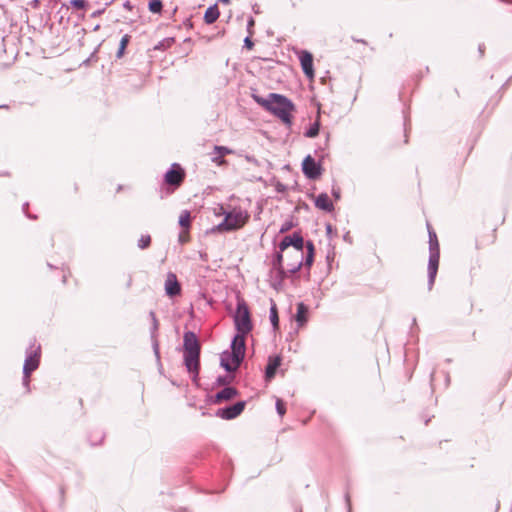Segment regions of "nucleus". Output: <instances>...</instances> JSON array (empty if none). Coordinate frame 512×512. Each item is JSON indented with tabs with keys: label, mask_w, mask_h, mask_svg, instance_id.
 Wrapping results in <instances>:
<instances>
[{
	"label": "nucleus",
	"mask_w": 512,
	"mask_h": 512,
	"mask_svg": "<svg viewBox=\"0 0 512 512\" xmlns=\"http://www.w3.org/2000/svg\"><path fill=\"white\" fill-rule=\"evenodd\" d=\"M290 246H293L294 250L288 252L287 256L295 258V262L289 265V272L296 273L303 265L310 268L314 261L313 242L305 243L302 235L299 232H294L292 235L285 236L279 243L281 252L286 251Z\"/></svg>",
	"instance_id": "f03ea898"
},
{
	"label": "nucleus",
	"mask_w": 512,
	"mask_h": 512,
	"mask_svg": "<svg viewBox=\"0 0 512 512\" xmlns=\"http://www.w3.org/2000/svg\"><path fill=\"white\" fill-rule=\"evenodd\" d=\"M148 8L152 13H160L163 8L161 0H151L148 4Z\"/></svg>",
	"instance_id": "b1692460"
},
{
	"label": "nucleus",
	"mask_w": 512,
	"mask_h": 512,
	"mask_svg": "<svg viewBox=\"0 0 512 512\" xmlns=\"http://www.w3.org/2000/svg\"><path fill=\"white\" fill-rule=\"evenodd\" d=\"M248 217L247 212L233 209L225 214L224 220L217 225L216 230L220 232L237 230L246 223Z\"/></svg>",
	"instance_id": "423d86ee"
},
{
	"label": "nucleus",
	"mask_w": 512,
	"mask_h": 512,
	"mask_svg": "<svg viewBox=\"0 0 512 512\" xmlns=\"http://www.w3.org/2000/svg\"><path fill=\"white\" fill-rule=\"evenodd\" d=\"M149 316L152 321V327H151L150 333H151L153 352H154L156 358L159 360L160 359V351H159V343L157 340V330H158L159 323H158L156 315L153 311H150Z\"/></svg>",
	"instance_id": "ddd939ff"
},
{
	"label": "nucleus",
	"mask_w": 512,
	"mask_h": 512,
	"mask_svg": "<svg viewBox=\"0 0 512 512\" xmlns=\"http://www.w3.org/2000/svg\"><path fill=\"white\" fill-rule=\"evenodd\" d=\"M478 51H479V53H480V56H483L484 51H485V45H484V44H480V45L478 46Z\"/></svg>",
	"instance_id": "79ce46f5"
},
{
	"label": "nucleus",
	"mask_w": 512,
	"mask_h": 512,
	"mask_svg": "<svg viewBox=\"0 0 512 512\" xmlns=\"http://www.w3.org/2000/svg\"><path fill=\"white\" fill-rule=\"evenodd\" d=\"M252 98L265 110L278 117L286 126L292 125L291 113L295 110V105L290 99L277 93H270L268 98L252 94Z\"/></svg>",
	"instance_id": "7ed1b4c3"
},
{
	"label": "nucleus",
	"mask_w": 512,
	"mask_h": 512,
	"mask_svg": "<svg viewBox=\"0 0 512 512\" xmlns=\"http://www.w3.org/2000/svg\"><path fill=\"white\" fill-rule=\"evenodd\" d=\"M220 12L217 4L209 6L204 14V21L206 24H213L219 17Z\"/></svg>",
	"instance_id": "a211bd4d"
},
{
	"label": "nucleus",
	"mask_w": 512,
	"mask_h": 512,
	"mask_svg": "<svg viewBox=\"0 0 512 512\" xmlns=\"http://www.w3.org/2000/svg\"><path fill=\"white\" fill-rule=\"evenodd\" d=\"M255 25V21L252 17H250L247 21V31L249 35H253V27Z\"/></svg>",
	"instance_id": "7c9ffc66"
},
{
	"label": "nucleus",
	"mask_w": 512,
	"mask_h": 512,
	"mask_svg": "<svg viewBox=\"0 0 512 512\" xmlns=\"http://www.w3.org/2000/svg\"><path fill=\"white\" fill-rule=\"evenodd\" d=\"M230 383V379L229 377L227 376H219L217 379H216V384L217 385H226Z\"/></svg>",
	"instance_id": "2f4dec72"
},
{
	"label": "nucleus",
	"mask_w": 512,
	"mask_h": 512,
	"mask_svg": "<svg viewBox=\"0 0 512 512\" xmlns=\"http://www.w3.org/2000/svg\"><path fill=\"white\" fill-rule=\"evenodd\" d=\"M319 130H320V121H319V117H318L317 120L309 127V129L306 130L304 135L307 138H314L319 134Z\"/></svg>",
	"instance_id": "4be33fe9"
},
{
	"label": "nucleus",
	"mask_w": 512,
	"mask_h": 512,
	"mask_svg": "<svg viewBox=\"0 0 512 512\" xmlns=\"http://www.w3.org/2000/svg\"><path fill=\"white\" fill-rule=\"evenodd\" d=\"M299 60L301 63L302 70L304 74L309 78L312 79L314 77V69H313V56L308 51H301L299 55Z\"/></svg>",
	"instance_id": "9b49d317"
},
{
	"label": "nucleus",
	"mask_w": 512,
	"mask_h": 512,
	"mask_svg": "<svg viewBox=\"0 0 512 512\" xmlns=\"http://www.w3.org/2000/svg\"><path fill=\"white\" fill-rule=\"evenodd\" d=\"M219 2H222V3L228 4V3L230 2V0H219Z\"/></svg>",
	"instance_id": "c03bdc74"
},
{
	"label": "nucleus",
	"mask_w": 512,
	"mask_h": 512,
	"mask_svg": "<svg viewBox=\"0 0 512 512\" xmlns=\"http://www.w3.org/2000/svg\"><path fill=\"white\" fill-rule=\"evenodd\" d=\"M292 263H287V268H272L271 270V277L273 279L272 286L277 289L278 285L280 286L285 278L288 277L289 274V265Z\"/></svg>",
	"instance_id": "4468645a"
},
{
	"label": "nucleus",
	"mask_w": 512,
	"mask_h": 512,
	"mask_svg": "<svg viewBox=\"0 0 512 512\" xmlns=\"http://www.w3.org/2000/svg\"><path fill=\"white\" fill-rule=\"evenodd\" d=\"M123 7L127 10H132L133 6L132 4L130 3V1H126L124 4H123Z\"/></svg>",
	"instance_id": "a19ab883"
},
{
	"label": "nucleus",
	"mask_w": 512,
	"mask_h": 512,
	"mask_svg": "<svg viewBox=\"0 0 512 512\" xmlns=\"http://www.w3.org/2000/svg\"><path fill=\"white\" fill-rule=\"evenodd\" d=\"M222 156L219 155V157H214L212 160L213 162L217 163L218 165H222L225 160L221 158Z\"/></svg>",
	"instance_id": "e433bc0d"
},
{
	"label": "nucleus",
	"mask_w": 512,
	"mask_h": 512,
	"mask_svg": "<svg viewBox=\"0 0 512 512\" xmlns=\"http://www.w3.org/2000/svg\"><path fill=\"white\" fill-rule=\"evenodd\" d=\"M246 406L245 401H238L234 403L233 405L226 406L223 408H219L215 415L219 418L225 419V420H231L236 417H238L244 410Z\"/></svg>",
	"instance_id": "6e6552de"
},
{
	"label": "nucleus",
	"mask_w": 512,
	"mask_h": 512,
	"mask_svg": "<svg viewBox=\"0 0 512 512\" xmlns=\"http://www.w3.org/2000/svg\"><path fill=\"white\" fill-rule=\"evenodd\" d=\"M326 234L328 237L332 236V225L331 224L326 225Z\"/></svg>",
	"instance_id": "4c0bfd02"
},
{
	"label": "nucleus",
	"mask_w": 512,
	"mask_h": 512,
	"mask_svg": "<svg viewBox=\"0 0 512 512\" xmlns=\"http://www.w3.org/2000/svg\"><path fill=\"white\" fill-rule=\"evenodd\" d=\"M30 375L23 374V386L29 391Z\"/></svg>",
	"instance_id": "72a5a7b5"
},
{
	"label": "nucleus",
	"mask_w": 512,
	"mask_h": 512,
	"mask_svg": "<svg viewBox=\"0 0 512 512\" xmlns=\"http://www.w3.org/2000/svg\"><path fill=\"white\" fill-rule=\"evenodd\" d=\"M40 356H41V346H35L33 343L26 350V358L23 365V374L31 375L33 371H35L40 364Z\"/></svg>",
	"instance_id": "0eeeda50"
},
{
	"label": "nucleus",
	"mask_w": 512,
	"mask_h": 512,
	"mask_svg": "<svg viewBox=\"0 0 512 512\" xmlns=\"http://www.w3.org/2000/svg\"><path fill=\"white\" fill-rule=\"evenodd\" d=\"M27 207H28V203H25V204L23 205V211L26 213V215H27L29 218H31V219H36V216L30 215V214H28V213L26 212Z\"/></svg>",
	"instance_id": "ea45409f"
},
{
	"label": "nucleus",
	"mask_w": 512,
	"mask_h": 512,
	"mask_svg": "<svg viewBox=\"0 0 512 512\" xmlns=\"http://www.w3.org/2000/svg\"><path fill=\"white\" fill-rule=\"evenodd\" d=\"M353 40H354L355 42L365 43V41H364V40H359V39H354V38H353Z\"/></svg>",
	"instance_id": "a18cd8bd"
},
{
	"label": "nucleus",
	"mask_w": 512,
	"mask_h": 512,
	"mask_svg": "<svg viewBox=\"0 0 512 512\" xmlns=\"http://www.w3.org/2000/svg\"><path fill=\"white\" fill-rule=\"evenodd\" d=\"M185 178V172L183 168L177 164L173 163L171 168L165 174V182L174 187H179Z\"/></svg>",
	"instance_id": "1a4fd4ad"
},
{
	"label": "nucleus",
	"mask_w": 512,
	"mask_h": 512,
	"mask_svg": "<svg viewBox=\"0 0 512 512\" xmlns=\"http://www.w3.org/2000/svg\"><path fill=\"white\" fill-rule=\"evenodd\" d=\"M307 313L308 308L304 303H298L297 305V313H296V321L299 326H302L307 321Z\"/></svg>",
	"instance_id": "6ab92c4d"
},
{
	"label": "nucleus",
	"mask_w": 512,
	"mask_h": 512,
	"mask_svg": "<svg viewBox=\"0 0 512 512\" xmlns=\"http://www.w3.org/2000/svg\"><path fill=\"white\" fill-rule=\"evenodd\" d=\"M302 170L304 175L309 179H316L321 174V167L316 161L310 156H306L302 162Z\"/></svg>",
	"instance_id": "9d476101"
},
{
	"label": "nucleus",
	"mask_w": 512,
	"mask_h": 512,
	"mask_svg": "<svg viewBox=\"0 0 512 512\" xmlns=\"http://www.w3.org/2000/svg\"><path fill=\"white\" fill-rule=\"evenodd\" d=\"M238 395V391L234 387H225L217 392L212 400L214 404H220L223 401H228Z\"/></svg>",
	"instance_id": "2eb2a0df"
},
{
	"label": "nucleus",
	"mask_w": 512,
	"mask_h": 512,
	"mask_svg": "<svg viewBox=\"0 0 512 512\" xmlns=\"http://www.w3.org/2000/svg\"><path fill=\"white\" fill-rule=\"evenodd\" d=\"M276 189L278 192H284L286 190V186L281 183H278Z\"/></svg>",
	"instance_id": "58836bf2"
},
{
	"label": "nucleus",
	"mask_w": 512,
	"mask_h": 512,
	"mask_svg": "<svg viewBox=\"0 0 512 512\" xmlns=\"http://www.w3.org/2000/svg\"><path fill=\"white\" fill-rule=\"evenodd\" d=\"M332 195L334 196L335 199H339L340 198V189L339 188H333L332 189Z\"/></svg>",
	"instance_id": "c9c22d12"
},
{
	"label": "nucleus",
	"mask_w": 512,
	"mask_h": 512,
	"mask_svg": "<svg viewBox=\"0 0 512 512\" xmlns=\"http://www.w3.org/2000/svg\"><path fill=\"white\" fill-rule=\"evenodd\" d=\"M345 501L347 504L348 512H351V501H350V495L348 492L345 494Z\"/></svg>",
	"instance_id": "f704fd0d"
},
{
	"label": "nucleus",
	"mask_w": 512,
	"mask_h": 512,
	"mask_svg": "<svg viewBox=\"0 0 512 512\" xmlns=\"http://www.w3.org/2000/svg\"><path fill=\"white\" fill-rule=\"evenodd\" d=\"M294 227V223L292 220H286L282 223L279 232L286 233Z\"/></svg>",
	"instance_id": "bb28decb"
},
{
	"label": "nucleus",
	"mask_w": 512,
	"mask_h": 512,
	"mask_svg": "<svg viewBox=\"0 0 512 512\" xmlns=\"http://www.w3.org/2000/svg\"><path fill=\"white\" fill-rule=\"evenodd\" d=\"M429 236V260H428V289L431 290L438 271L440 249L437 235L428 225Z\"/></svg>",
	"instance_id": "39448f33"
},
{
	"label": "nucleus",
	"mask_w": 512,
	"mask_h": 512,
	"mask_svg": "<svg viewBox=\"0 0 512 512\" xmlns=\"http://www.w3.org/2000/svg\"><path fill=\"white\" fill-rule=\"evenodd\" d=\"M39 5V0H33L32 7L36 8Z\"/></svg>",
	"instance_id": "37998d69"
},
{
	"label": "nucleus",
	"mask_w": 512,
	"mask_h": 512,
	"mask_svg": "<svg viewBox=\"0 0 512 512\" xmlns=\"http://www.w3.org/2000/svg\"><path fill=\"white\" fill-rule=\"evenodd\" d=\"M234 324L238 333L231 342V351L220 355V366L227 372H235L245 357V336L252 330L250 311L244 300L238 301L234 315Z\"/></svg>",
	"instance_id": "f257e3e1"
},
{
	"label": "nucleus",
	"mask_w": 512,
	"mask_h": 512,
	"mask_svg": "<svg viewBox=\"0 0 512 512\" xmlns=\"http://www.w3.org/2000/svg\"><path fill=\"white\" fill-rule=\"evenodd\" d=\"M129 40H130V36H129V35H127V34H125V35L121 38V40H120V44H119V49H118L117 54H116L117 58H121V57L123 56L124 51H125V49H126V47H127L128 43H129Z\"/></svg>",
	"instance_id": "5701e85b"
},
{
	"label": "nucleus",
	"mask_w": 512,
	"mask_h": 512,
	"mask_svg": "<svg viewBox=\"0 0 512 512\" xmlns=\"http://www.w3.org/2000/svg\"><path fill=\"white\" fill-rule=\"evenodd\" d=\"M251 36L252 35H249L247 37H245L244 39V47H246L247 49H252L253 46H254V43L253 41L251 40Z\"/></svg>",
	"instance_id": "473e14b6"
},
{
	"label": "nucleus",
	"mask_w": 512,
	"mask_h": 512,
	"mask_svg": "<svg viewBox=\"0 0 512 512\" xmlns=\"http://www.w3.org/2000/svg\"><path fill=\"white\" fill-rule=\"evenodd\" d=\"M179 225L184 229H189L191 225V215L188 210H183L179 216Z\"/></svg>",
	"instance_id": "412c9836"
},
{
	"label": "nucleus",
	"mask_w": 512,
	"mask_h": 512,
	"mask_svg": "<svg viewBox=\"0 0 512 512\" xmlns=\"http://www.w3.org/2000/svg\"><path fill=\"white\" fill-rule=\"evenodd\" d=\"M215 153H217L220 156L228 155L232 153V150L225 146H215L214 147Z\"/></svg>",
	"instance_id": "cd10ccee"
},
{
	"label": "nucleus",
	"mask_w": 512,
	"mask_h": 512,
	"mask_svg": "<svg viewBox=\"0 0 512 512\" xmlns=\"http://www.w3.org/2000/svg\"><path fill=\"white\" fill-rule=\"evenodd\" d=\"M283 252L279 251L275 254L272 261V268H283Z\"/></svg>",
	"instance_id": "393cba45"
},
{
	"label": "nucleus",
	"mask_w": 512,
	"mask_h": 512,
	"mask_svg": "<svg viewBox=\"0 0 512 512\" xmlns=\"http://www.w3.org/2000/svg\"><path fill=\"white\" fill-rule=\"evenodd\" d=\"M315 206L323 211L331 212L334 209L333 203L326 193H321L315 199Z\"/></svg>",
	"instance_id": "f3484780"
},
{
	"label": "nucleus",
	"mask_w": 512,
	"mask_h": 512,
	"mask_svg": "<svg viewBox=\"0 0 512 512\" xmlns=\"http://www.w3.org/2000/svg\"><path fill=\"white\" fill-rule=\"evenodd\" d=\"M276 411L280 417H282L286 412L285 404L281 399L276 400Z\"/></svg>",
	"instance_id": "c85d7f7f"
},
{
	"label": "nucleus",
	"mask_w": 512,
	"mask_h": 512,
	"mask_svg": "<svg viewBox=\"0 0 512 512\" xmlns=\"http://www.w3.org/2000/svg\"><path fill=\"white\" fill-rule=\"evenodd\" d=\"M150 243H151V237L150 235H142L140 237V239L138 240V247L140 249H146L150 246Z\"/></svg>",
	"instance_id": "a878e982"
},
{
	"label": "nucleus",
	"mask_w": 512,
	"mask_h": 512,
	"mask_svg": "<svg viewBox=\"0 0 512 512\" xmlns=\"http://www.w3.org/2000/svg\"><path fill=\"white\" fill-rule=\"evenodd\" d=\"M70 5L76 9H84L87 6L86 0H70Z\"/></svg>",
	"instance_id": "c756f323"
},
{
	"label": "nucleus",
	"mask_w": 512,
	"mask_h": 512,
	"mask_svg": "<svg viewBox=\"0 0 512 512\" xmlns=\"http://www.w3.org/2000/svg\"><path fill=\"white\" fill-rule=\"evenodd\" d=\"M281 361L282 359L280 356L269 357L268 364L265 369V378L267 381H270L272 378H274L277 369L281 365Z\"/></svg>",
	"instance_id": "dca6fc26"
},
{
	"label": "nucleus",
	"mask_w": 512,
	"mask_h": 512,
	"mask_svg": "<svg viewBox=\"0 0 512 512\" xmlns=\"http://www.w3.org/2000/svg\"><path fill=\"white\" fill-rule=\"evenodd\" d=\"M271 307H270V321L273 326V329L276 330L279 328V317H278V310L276 304L271 300Z\"/></svg>",
	"instance_id": "aec40b11"
},
{
	"label": "nucleus",
	"mask_w": 512,
	"mask_h": 512,
	"mask_svg": "<svg viewBox=\"0 0 512 512\" xmlns=\"http://www.w3.org/2000/svg\"><path fill=\"white\" fill-rule=\"evenodd\" d=\"M165 291H166V294L170 297H174V296H177L180 294L181 286H180L175 274L169 273L167 275V278L165 281Z\"/></svg>",
	"instance_id": "f8f14e48"
},
{
	"label": "nucleus",
	"mask_w": 512,
	"mask_h": 512,
	"mask_svg": "<svg viewBox=\"0 0 512 512\" xmlns=\"http://www.w3.org/2000/svg\"><path fill=\"white\" fill-rule=\"evenodd\" d=\"M201 345L198 337L193 331H186L183 334V360L187 371L192 375L193 382H196L200 371Z\"/></svg>",
	"instance_id": "20e7f679"
}]
</instances>
